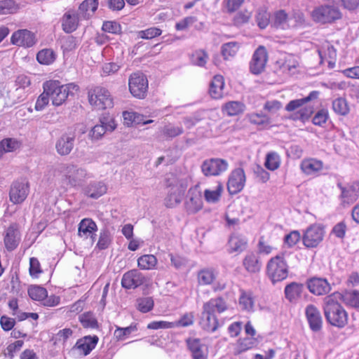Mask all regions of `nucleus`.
Masks as SVG:
<instances>
[{"instance_id":"obj_62","label":"nucleus","mask_w":359,"mask_h":359,"mask_svg":"<svg viewBox=\"0 0 359 359\" xmlns=\"http://www.w3.org/2000/svg\"><path fill=\"white\" fill-rule=\"evenodd\" d=\"M301 235L298 231H292L285 236L284 242L290 248L294 246L300 240Z\"/></svg>"},{"instance_id":"obj_64","label":"nucleus","mask_w":359,"mask_h":359,"mask_svg":"<svg viewBox=\"0 0 359 359\" xmlns=\"http://www.w3.org/2000/svg\"><path fill=\"white\" fill-rule=\"evenodd\" d=\"M251 16V13L247 11L238 12L233 18V24L241 26L247 23Z\"/></svg>"},{"instance_id":"obj_45","label":"nucleus","mask_w":359,"mask_h":359,"mask_svg":"<svg viewBox=\"0 0 359 359\" xmlns=\"http://www.w3.org/2000/svg\"><path fill=\"white\" fill-rule=\"evenodd\" d=\"M154 302L151 297L138 298L136 301L137 309L142 313H147L153 309Z\"/></svg>"},{"instance_id":"obj_7","label":"nucleus","mask_w":359,"mask_h":359,"mask_svg":"<svg viewBox=\"0 0 359 359\" xmlns=\"http://www.w3.org/2000/svg\"><path fill=\"white\" fill-rule=\"evenodd\" d=\"M320 93L317 90L311 91L309 95L301 99H297L290 101L285 106V110L287 111H293L299 109L300 118L302 120L308 119L313 113V107L306 106L302 107L309 102L317 99Z\"/></svg>"},{"instance_id":"obj_54","label":"nucleus","mask_w":359,"mask_h":359,"mask_svg":"<svg viewBox=\"0 0 359 359\" xmlns=\"http://www.w3.org/2000/svg\"><path fill=\"white\" fill-rule=\"evenodd\" d=\"M256 20L258 26L261 29H264L269 23L270 15L265 10L259 9L256 15Z\"/></svg>"},{"instance_id":"obj_19","label":"nucleus","mask_w":359,"mask_h":359,"mask_svg":"<svg viewBox=\"0 0 359 359\" xmlns=\"http://www.w3.org/2000/svg\"><path fill=\"white\" fill-rule=\"evenodd\" d=\"M309 292L315 295H325L331 290V285L325 278H311L306 282Z\"/></svg>"},{"instance_id":"obj_33","label":"nucleus","mask_w":359,"mask_h":359,"mask_svg":"<svg viewBox=\"0 0 359 359\" xmlns=\"http://www.w3.org/2000/svg\"><path fill=\"white\" fill-rule=\"evenodd\" d=\"M107 188L102 182H93L85 189V194L92 198H98L107 192Z\"/></svg>"},{"instance_id":"obj_42","label":"nucleus","mask_w":359,"mask_h":359,"mask_svg":"<svg viewBox=\"0 0 359 359\" xmlns=\"http://www.w3.org/2000/svg\"><path fill=\"white\" fill-rule=\"evenodd\" d=\"M244 104L238 101L229 102L223 107V110L229 116H236L244 111Z\"/></svg>"},{"instance_id":"obj_39","label":"nucleus","mask_w":359,"mask_h":359,"mask_svg":"<svg viewBox=\"0 0 359 359\" xmlns=\"http://www.w3.org/2000/svg\"><path fill=\"white\" fill-rule=\"evenodd\" d=\"M223 191V185L218 182L214 189H205L204 191V198L208 203H215L221 198Z\"/></svg>"},{"instance_id":"obj_5","label":"nucleus","mask_w":359,"mask_h":359,"mask_svg":"<svg viewBox=\"0 0 359 359\" xmlns=\"http://www.w3.org/2000/svg\"><path fill=\"white\" fill-rule=\"evenodd\" d=\"M266 274L273 283L282 281L288 276V266L283 255H276L269 259Z\"/></svg>"},{"instance_id":"obj_14","label":"nucleus","mask_w":359,"mask_h":359,"mask_svg":"<svg viewBox=\"0 0 359 359\" xmlns=\"http://www.w3.org/2000/svg\"><path fill=\"white\" fill-rule=\"evenodd\" d=\"M245 184V175L242 168L233 170L229 175L227 182V189L230 194H236L240 192Z\"/></svg>"},{"instance_id":"obj_16","label":"nucleus","mask_w":359,"mask_h":359,"mask_svg":"<svg viewBox=\"0 0 359 359\" xmlns=\"http://www.w3.org/2000/svg\"><path fill=\"white\" fill-rule=\"evenodd\" d=\"M116 128L114 120L110 116H102L100 124L95 126L90 132V137L93 140L100 139L107 131H113Z\"/></svg>"},{"instance_id":"obj_56","label":"nucleus","mask_w":359,"mask_h":359,"mask_svg":"<svg viewBox=\"0 0 359 359\" xmlns=\"http://www.w3.org/2000/svg\"><path fill=\"white\" fill-rule=\"evenodd\" d=\"M208 58V54L203 50H197L192 55L193 64L199 67H203Z\"/></svg>"},{"instance_id":"obj_27","label":"nucleus","mask_w":359,"mask_h":359,"mask_svg":"<svg viewBox=\"0 0 359 359\" xmlns=\"http://www.w3.org/2000/svg\"><path fill=\"white\" fill-rule=\"evenodd\" d=\"M323 163L317 158H304L301 169L307 175H314L323 169Z\"/></svg>"},{"instance_id":"obj_1","label":"nucleus","mask_w":359,"mask_h":359,"mask_svg":"<svg viewBox=\"0 0 359 359\" xmlns=\"http://www.w3.org/2000/svg\"><path fill=\"white\" fill-rule=\"evenodd\" d=\"M340 293H332L324 298V313L327 320L338 327H344L348 323V314L343 306L337 301Z\"/></svg>"},{"instance_id":"obj_12","label":"nucleus","mask_w":359,"mask_h":359,"mask_svg":"<svg viewBox=\"0 0 359 359\" xmlns=\"http://www.w3.org/2000/svg\"><path fill=\"white\" fill-rule=\"evenodd\" d=\"M268 60V53L264 46H259L253 53L250 63V72L254 74L262 73Z\"/></svg>"},{"instance_id":"obj_15","label":"nucleus","mask_w":359,"mask_h":359,"mask_svg":"<svg viewBox=\"0 0 359 359\" xmlns=\"http://www.w3.org/2000/svg\"><path fill=\"white\" fill-rule=\"evenodd\" d=\"M203 198L200 190L197 187L191 188L187 196L185 208L189 214H194L203 208Z\"/></svg>"},{"instance_id":"obj_63","label":"nucleus","mask_w":359,"mask_h":359,"mask_svg":"<svg viewBox=\"0 0 359 359\" xmlns=\"http://www.w3.org/2000/svg\"><path fill=\"white\" fill-rule=\"evenodd\" d=\"M147 328L150 330L171 329L174 328V325L172 322L165 320L152 321L147 325Z\"/></svg>"},{"instance_id":"obj_53","label":"nucleus","mask_w":359,"mask_h":359,"mask_svg":"<svg viewBox=\"0 0 359 359\" xmlns=\"http://www.w3.org/2000/svg\"><path fill=\"white\" fill-rule=\"evenodd\" d=\"M78 40L73 36H67L62 39V48L64 52H69L78 46Z\"/></svg>"},{"instance_id":"obj_37","label":"nucleus","mask_w":359,"mask_h":359,"mask_svg":"<svg viewBox=\"0 0 359 359\" xmlns=\"http://www.w3.org/2000/svg\"><path fill=\"white\" fill-rule=\"evenodd\" d=\"M291 21L290 16L285 13L284 10H280L274 13L273 18V25L281 29H287L291 28Z\"/></svg>"},{"instance_id":"obj_60","label":"nucleus","mask_w":359,"mask_h":359,"mask_svg":"<svg viewBox=\"0 0 359 359\" xmlns=\"http://www.w3.org/2000/svg\"><path fill=\"white\" fill-rule=\"evenodd\" d=\"M257 341L253 337H245L243 339H240L238 343V351L242 352L247 351L255 346Z\"/></svg>"},{"instance_id":"obj_47","label":"nucleus","mask_w":359,"mask_h":359,"mask_svg":"<svg viewBox=\"0 0 359 359\" xmlns=\"http://www.w3.org/2000/svg\"><path fill=\"white\" fill-rule=\"evenodd\" d=\"M19 147V142L12 138H6L0 142V155L13 151Z\"/></svg>"},{"instance_id":"obj_61","label":"nucleus","mask_w":359,"mask_h":359,"mask_svg":"<svg viewBox=\"0 0 359 359\" xmlns=\"http://www.w3.org/2000/svg\"><path fill=\"white\" fill-rule=\"evenodd\" d=\"M161 30L156 27H151L139 32L138 36L142 39H151L161 34Z\"/></svg>"},{"instance_id":"obj_58","label":"nucleus","mask_w":359,"mask_h":359,"mask_svg":"<svg viewBox=\"0 0 359 359\" xmlns=\"http://www.w3.org/2000/svg\"><path fill=\"white\" fill-rule=\"evenodd\" d=\"M50 99V95L47 93V92L45 91V88H43V93H41L36 100L35 104V109L36 111L43 110L45 107L48 104Z\"/></svg>"},{"instance_id":"obj_31","label":"nucleus","mask_w":359,"mask_h":359,"mask_svg":"<svg viewBox=\"0 0 359 359\" xmlns=\"http://www.w3.org/2000/svg\"><path fill=\"white\" fill-rule=\"evenodd\" d=\"M243 265L248 272L255 273L260 271L262 262L257 254L250 252L245 255L243 261Z\"/></svg>"},{"instance_id":"obj_51","label":"nucleus","mask_w":359,"mask_h":359,"mask_svg":"<svg viewBox=\"0 0 359 359\" xmlns=\"http://www.w3.org/2000/svg\"><path fill=\"white\" fill-rule=\"evenodd\" d=\"M182 197L180 192L177 193L174 187L171 188V191L165 198V205L168 208H172L181 202Z\"/></svg>"},{"instance_id":"obj_29","label":"nucleus","mask_w":359,"mask_h":359,"mask_svg":"<svg viewBox=\"0 0 359 359\" xmlns=\"http://www.w3.org/2000/svg\"><path fill=\"white\" fill-rule=\"evenodd\" d=\"M81 20L77 13L68 11L62 18V27L65 32L72 33L75 31L79 25V21Z\"/></svg>"},{"instance_id":"obj_21","label":"nucleus","mask_w":359,"mask_h":359,"mask_svg":"<svg viewBox=\"0 0 359 359\" xmlns=\"http://www.w3.org/2000/svg\"><path fill=\"white\" fill-rule=\"evenodd\" d=\"M305 313L311 330L313 332L320 330L323 319L320 311L315 306L309 304L306 308Z\"/></svg>"},{"instance_id":"obj_22","label":"nucleus","mask_w":359,"mask_h":359,"mask_svg":"<svg viewBox=\"0 0 359 359\" xmlns=\"http://www.w3.org/2000/svg\"><path fill=\"white\" fill-rule=\"evenodd\" d=\"M201 327L208 332H215L218 326V320L215 313L203 306V311L200 320Z\"/></svg>"},{"instance_id":"obj_25","label":"nucleus","mask_w":359,"mask_h":359,"mask_svg":"<svg viewBox=\"0 0 359 359\" xmlns=\"http://www.w3.org/2000/svg\"><path fill=\"white\" fill-rule=\"evenodd\" d=\"M337 186L341 191V197L343 203H351L358 199L359 196V182H354L345 187L339 183Z\"/></svg>"},{"instance_id":"obj_26","label":"nucleus","mask_w":359,"mask_h":359,"mask_svg":"<svg viewBox=\"0 0 359 359\" xmlns=\"http://www.w3.org/2000/svg\"><path fill=\"white\" fill-rule=\"evenodd\" d=\"M97 342L98 337L97 336H86L76 341L75 348L84 355H87L95 348Z\"/></svg>"},{"instance_id":"obj_46","label":"nucleus","mask_w":359,"mask_h":359,"mask_svg":"<svg viewBox=\"0 0 359 359\" xmlns=\"http://www.w3.org/2000/svg\"><path fill=\"white\" fill-rule=\"evenodd\" d=\"M36 59L41 64L50 65L55 60V54L50 49H43L37 53Z\"/></svg>"},{"instance_id":"obj_28","label":"nucleus","mask_w":359,"mask_h":359,"mask_svg":"<svg viewBox=\"0 0 359 359\" xmlns=\"http://www.w3.org/2000/svg\"><path fill=\"white\" fill-rule=\"evenodd\" d=\"M97 0H85L79 6L77 15L82 20L89 19L97 9Z\"/></svg>"},{"instance_id":"obj_3","label":"nucleus","mask_w":359,"mask_h":359,"mask_svg":"<svg viewBox=\"0 0 359 359\" xmlns=\"http://www.w3.org/2000/svg\"><path fill=\"white\" fill-rule=\"evenodd\" d=\"M62 180L72 187H81L83 183L92 177L86 170L74 165H62L59 168Z\"/></svg>"},{"instance_id":"obj_23","label":"nucleus","mask_w":359,"mask_h":359,"mask_svg":"<svg viewBox=\"0 0 359 359\" xmlns=\"http://www.w3.org/2000/svg\"><path fill=\"white\" fill-rule=\"evenodd\" d=\"M186 341L193 359L208 358V351L199 339L189 338Z\"/></svg>"},{"instance_id":"obj_49","label":"nucleus","mask_w":359,"mask_h":359,"mask_svg":"<svg viewBox=\"0 0 359 359\" xmlns=\"http://www.w3.org/2000/svg\"><path fill=\"white\" fill-rule=\"evenodd\" d=\"M79 321L84 327L95 328L97 326V322L94 315L91 312H86L79 316Z\"/></svg>"},{"instance_id":"obj_55","label":"nucleus","mask_w":359,"mask_h":359,"mask_svg":"<svg viewBox=\"0 0 359 359\" xmlns=\"http://www.w3.org/2000/svg\"><path fill=\"white\" fill-rule=\"evenodd\" d=\"M23 344L24 341L22 340H18L9 344L6 348L4 355L10 359H13L15 353L21 349Z\"/></svg>"},{"instance_id":"obj_38","label":"nucleus","mask_w":359,"mask_h":359,"mask_svg":"<svg viewBox=\"0 0 359 359\" xmlns=\"http://www.w3.org/2000/svg\"><path fill=\"white\" fill-rule=\"evenodd\" d=\"M203 306L212 311L221 313L227 309V305L224 299L222 297L212 298L205 302Z\"/></svg>"},{"instance_id":"obj_18","label":"nucleus","mask_w":359,"mask_h":359,"mask_svg":"<svg viewBox=\"0 0 359 359\" xmlns=\"http://www.w3.org/2000/svg\"><path fill=\"white\" fill-rule=\"evenodd\" d=\"M97 227L96 223L91 219H83L79 224L78 235L83 239L90 240V243H93L95 241L96 231Z\"/></svg>"},{"instance_id":"obj_48","label":"nucleus","mask_w":359,"mask_h":359,"mask_svg":"<svg viewBox=\"0 0 359 359\" xmlns=\"http://www.w3.org/2000/svg\"><path fill=\"white\" fill-rule=\"evenodd\" d=\"M332 109L336 113L340 115H346L349 111L346 100L341 97L337 98L333 101Z\"/></svg>"},{"instance_id":"obj_44","label":"nucleus","mask_w":359,"mask_h":359,"mask_svg":"<svg viewBox=\"0 0 359 359\" xmlns=\"http://www.w3.org/2000/svg\"><path fill=\"white\" fill-rule=\"evenodd\" d=\"M240 46L238 43L231 41L226 43L222 46V54L225 60L233 57L237 53Z\"/></svg>"},{"instance_id":"obj_50","label":"nucleus","mask_w":359,"mask_h":359,"mask_svg":"<svg viewBox=\"0 0 359 359\" xmlns=\"http://www.w3.org/2000/svg\"><path fill=\"white\" fill-rule=\"evenodd\" d=\"M17 9L18 5L13 0L0 1V15L13 13Z\"/></svg>"},{"instance_id":"obj_17","label":"nucleus","mask_w":359,"mask_h":359,"mask_svg":"<svg viewBox=\"0 0 359 359\" xmlns=\"http://www.w3.org/2000/svg\"><path fill=\"white\" fill-rule=\"evenodd\" d=\"M13 44L25 48L32 47L36 42L34 33L27 29H19L11 36Z\"/></svg>"},{"instance_id":"obj_9","label":"nucleus","mask_w":359,"mask_h":359,"mask_svg":"<svg viewBox=\"0 0 359 359\" xmlns=\"http://www.w3.org/2000/svg\"><path fill=\"white\" fill-rule=\"evenodd\" d=\"M130 93L135 97L143 99L146 97L148 90V80L141 72L132 74L128 80Z\"/></svg>"},{"instance_id":"obj_41","label":"nucleus","mask_w":359,"mask_h":359,"mask_svg":"<svg viewBox=\"0 0 359 359\" xmlns=\"http://www.w3.org/2000/svg\"><path fill=\"white\" fill-rule=\"evenodd\" d=\"M341 296L344 303L347 306L353 308H359V291L351 290L346 292Z\"/></svg>"},{"instance_id":"obj_34","label":"nucleus","mask_w":359,"mask_h":359,"mask_svg":"<svg viewBox=\"0 0 359 359\" xmlns=\"http://www.w3.org/2000/svg\"><path fill=\"white\" fill-rule=\"evenodd\" d=\"M217 272L212 268H203L198 271L197 280L200 285H208L212 284L216 279Z\"/></svg>"},{"instance_id":"obj_52","label":"nucleus","mask_w":359,"mask_h":359,"mask_svg":"<svg viewBox=\"0 0 359 359\" xmlns=\"http://www.w3.org/2000/svg\"><path fill=\"white\" fill-rule=\"evenodd\" d=\"M194 315L193 312L186 313L181 316V318L174 321V328L179 327H189L194 324Z\"/></svg>"},{"instance_id":"obj_13","label":"nucleus","mask_w":359,"mask_h":359,"mask_svg":"<svg viewBox=\"0 0 359 359\" xmlns=\"http://www.w3.org/2000/svg\"><path fill=\"white\" fill-rule=\"evenodd\" d=\"M147 281L144 275L137 269L125 273L121 279L122 287L126 289H135L141 286Z\"/></svg>"},{"instance_id":"obj_35","label":"nucleus","mask_w":359,"mask_h":359,"mask_svg":"<svg viewBox=\"0 0 359 359\" xmlns=\"http://www.w3.org/2000/svg\"><path fill=\"white\" fill-rule=\"evenodd\" d=\"M224 86V78L221 75L214 76L210 84L209 93L214 99H219L222 97Z\"/></svg>"},{"instance_id":"obj_59","label":"nucleus","mask_w":359,"mask_h":359,"mask_svg":"<svg viewBox=\"0 0 359 359\" xmlns=\"http://www.w3.org/2000/svg\"><path fill=\"white\" fill-rule=\"evenodd\" d=\"M29 271L30 276L33 278H38L39 275L42 273L40 263L36 257L30 258Z\"/></svg>"},{"instance_id":"obj_36","label":"nucleus","mask_w":359,"mask_h":359,"mask_svg":"<svg viewBox=\"0 0 359 359\" xmlns=\"http://www.w3.org/2000/svg\"><path fill=\"white\" fill-rule=\"evenodd\" d=\"M247 239L241 235L233 234L229 240L230 252H241L247 247Z\"/></svg>"},{"instance_id":"obj_4","label":"nucleus","mask_w":359,"mask_h":359,"mask_svg":"<svg viewBox=\"0 0 359 359\" xmlns=\"http://www.w3.org/2000/svg\"><path fill=\"white\" fill-rule=\"evenodd\" d=\"M341 16L337 4L334 2L317 6L311 12L313 20L321 24L334 22L340 19Z\"/></svg>"},{"instance_id":"obj_40","label":"nucleus","mask_w":359,"mask_h":359,"mask_svg":"<svg viewBox=\"0 0 359 359\" xmlns=\"http://www.w3.org/2000/svg\"><path fill=\"white\" fill-rule=\"evenodd\" d=\"M157 259L153 255H144L137 259L138 267L142 270H152L157 264Z\"/></svg>"},{"instance_id":"obj_43","label":"nucleus","mask_w":359,"mask_h":359,"mask_svg":"<svg viewBox=\"0 0 359 359\" xmlns=\"http://www.w3.org/2000/svg\"><path fill=\"white\" fill-rule=\"evenodd\" d=\"M28 294L33 300L43 301L47 297V290L41 286L32 285L28 289Z\"/></svg>"},{"instance_id":"obj_6","label":"nucleus","mask_w":359,"mask_h":359,"mask_svg":"<svg viewBox=\"0 0 359 359\" xmlns=\"http://www.w3.org/2000/svg\"><path fill=\"white\" fill-rule=\"evenodd\" d=\"M90 104L98 109L111 108L113 99L109 90L103 87L96 86L88 91Z\"/></svg>"},{"instance_id":"obj_2","label":"nucleus","mask_w":359,"mask_h":359,"mask_svg":"<svg viewBox=\"0 0 359 359\" xmlns=\"http://www.w3.org/2000/svg\"><path fill=\"white\" fill-rule=\"evenodd\" d=\"M43 88L50 95L54 106L62 105L69 96L79 90V86L74 83L61 85L60 81L55 80L45 82Z\"/></svg>"},{"instance_id":"obj_24","label":"nucleus","mask_w":359,"mask_h":359,"mask_svg":"<svg viewBox=\"0 0 359 359\" xmlns=\"http://www.w3.org/2000/svg\"><path fill=\"white\" fill-rule=\"evenodd\" d=\"M75 135L74 132L64 134L57 142L56 149L59 154L68 155L74 147Z\"/></svg>"},{"instance_id":"obj_57","label":"nucleus","mask_w":359,"mask_h":359,"mask_svg":"<svg viewBox=\"0 0 359 359\" xmlns=\"http://www.w3.org/2000/svg\"><path fill=\"white\" fill-rule=\"evenodd\" d=\"M136 330V327L133 325L126 327H118L114 332V336L118 340H123Z\"/></svg>"},{"instance_id":"obj_11","label":"nucleus","mask_w":359,"mask_h":359,"mask_svg":"<svg viewBox=\"0 0 359 359\" xmlns=\"http://www.w3.org/2000/svg\"><path fill=\"white\" fill-rule=\"evenodd\" d=\"M228 163L223 158H207L201 165L203 173L205 176H217L226 171Z\"/></svg>"},{"instance_id":"obj_20","label":"nucleus","mask_w":359,"mask_h":359,"mask_svg":"<svg viewBox=\"0 0 359 359\" xmlns=\"http://www.w3.org/2000/svg\"><path fill=\"white\" fill-rule=\"evenodd\" d=\"M20 241V234L17 224H12L5 231L4 244L8 251L15 250Z\"/></svg>"},{"instance_id":"obj_8","label":"nucleus","mask_w":359,"mask_h":359,"mask_svg":"<svg viewBox=\"0 0 359 359\" xmlns=\"http://www.w3.org/2000/svg\"><path fill=\"white\" fill-rule=\"evenodd\" d=\"M29 183L26 179L14 181L10 188L9 199L15 205L22 203L29 195Z\"/></svg>"},{"instance_id":"obj_32","label":"nucleus","mask_w":359,"mask_h":359,"mask_svg":"<svg viewBox=\"0 0 359 359\" xmlns=\"http://www.w3.org/2000/svg\"><path fill=\"white\" fill-rule=\"evenodd\" d=\"M238 304L243 311L252 312L255 304V297L252 292L241 290Z\"/></svg>"},{"instance_id":"obj_30","label":"nucleus","mask_w":359,"mask_h":359,"mask_svg":"<svg viewBox=\"0 0 359 359\" xmlns=\"http://www.w3.org/2000/svg\"><path fill=\"white\" fill-rule=\"evenodd\" d=\"M304 287L302 283L292 282L287 285L285 287V298L290 302H295L302 296Z\"/></svg>"},{"instance_id":"obj_10","label":"nucleus","mask_w":359,"mask_h":359,"mask_svg":"<svg viewBox=\"0 0 359 359\" xmlns=\"http://www.w3.org/2000/svg\"><path fill=\"white\" fill-rule=\"evenodd\" d=\"M324 229L320 224H312L304 231L302 236L303 244L308 248H316L323 240Z\"/></svg>"}]
</instances>
